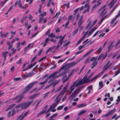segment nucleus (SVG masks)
Here are the masks:
<instances>
[{
    "label": "nucleus",
    "mask_w": 120,
    "mask_h": 120,
    "mask_svg": "<svg viewBox=\"0 0 120 120\" xmlns=\"http://www.w3.org/2000/svg\"><path fill=\"white\" fill-rule=\"evenodd\" d=\"M114 43V41L112 42L110 44L109 46L108 47V51L109 52L112 49L113 47V45H112V44Z\"/></svg>",
    "instance_id": "25"
},
{
    "label": "nucleus",
    "mask_w": 120,
    "mask_h": 120,
    "mask_svg": "<svg viewBox=\"0 0 120 120\" xmlns=\"http://www.w3.org/2000/svg\"><path fill=\"white\" fill-rule=\"evenodd\" d=\"M97 28L98 27H97V26H96L90 30L89 33H88V30L86 31L82 38L78 41L76 44V45H79L82 42V40L85 37L86 35H87L88 37L91 34L93 33Z\"/></svg>",
    "instance_id": "5"
},
{
    "label": "nucleus",
    "mask_w": 120,
    "mask_h": 120,
    "mask_svg": "<svg viewBox=\"0 0 120 120\" xmlns=\"http://www.w3.org/2000/svg\"><path fill=\"white\" fill-rule=\"evenodd\" d=\"M64 42L63 40L61 39L60 40L59 42L58 43V44H59L60 45H61Z\"/></svg>",
    "instance_id": "47"
},
{
    "label": "nucleus",
    "mask_w": 120,
    "mask_h": 120,
    "mask_svg": "<svg viewBox=\"0 0 120 120\" xmlns=\"http://www.w3.org/2000/svg\"><path fill=\"white\" fill-rule=\"evenodd\" d=\"M83 22V21L79 20L78 22V27H80L81 26Z\"/></svg>",
    "instance_id": "39"
},
{
    "label": "nucleus",
    "mask_w": 120,
    "mask_h": 120,
    "mask_svg": "<svg viewBox=\"0 0 120 120\" xmlns=\"http://www.w3.org/2000/svg\"><path fill=\"white\" fill-rule=\"evenodd\" d=\"M92 88V85H91L88 87L87 88V89L89 90H91Z\"/></svg>",
    "instance_id": "58"
},
{
    "label": "nucleus",
    "mask_w": 120,
    "mask_h": 120,
    "mask_svg": "<svg viewBox=\"0 0 120 120\" xmlns=\"http://www.w3.org/2000/svg\"><path fill=\"white\" fill-rule=\"evenodd\" d=\"M79 92L77 89L76 90L71 94L70 96V98L72 99L75 98Z\"/></svg>",
    "instance_id": "11"
},
{
    "label": "nucleus",
    "mask_w": 120,
    "mask_h": 120,
    "mask_svg": "<svg viewBox=\"0 0 120 120\" xmlns=\"http://www.w3.org/2000/svg\"><path fill=\"white\" fill-rule=\"evenodd\" d=\"M21 0H19V1L18 3V5L19 6V7L20 8H22V4L21 3Z\"/></svg>",
    "instance_id": "55"
},
{
    "label": "nucleus",
    "mask_w": 120,
    "mask_h": 120,
    "mask_svg": "<svg viewBox=\"0 0 120 120\" xmlns=\"http://www.w3.org/2000/svg\"><path fill=\"white\" fill-rule=\"evenodd\" d=\"M98 63V61H94L91 64V68H94L97 65Z\"/></svg>",
    "instance_id": "19"
},
{
    "label": "nucleus",
    "mask_w": 120,
    "mask_h": 120,
    "mask_svg": "<svg viewBox=\"0 0 120 120\" xmlns=\"http://www.w3.org/2000/svg\"><path fill=\"white\" fill-rule=\"evenodd\" d=\"M34 74V73L33 72H30L25 75L24 76V78L25 79L26 78L33 75Z\"/></svg>",
    "instance_id": "15"
},
{
    "label": "nucleus",
    "mask_w": 120,
    "mask_h": 120,
    "mask_svg": "<svg viewBox=\"0 0 120 120\" xmlns=\"http://www.w3.org/2000/svg\"><path fill=\"white\" fill-rule=\"evenodd\" d=\"M52 48H50L47 50L46 52V53H47L49 52L52 51Z\"/></svg>",
    "instance_id": "49"
},
{
    "label": "nucleus",
    "mask_w": 120,
    "mask_h": 120,
    "mask_svg": "<svg viewBox=\"0 0 120 120\" xmlns=\"http://www.w3.org/2000/svg\"><path fill=\"white\" fill-rule=\"evenodd\" d=\"M49 37H50V38H52L53 37L54 38L56 37V35L55 34H54L53 33H52L51 34H49L48 35Z\"/></svg>",
    "instance_id": "41"
},
{
    "label": "nucleus",
    "mask_w": 120,
    "mask_h": 120,
    "mask_svg": "<svg viewBox=\"0 0 120 120\" xmlns=\"http://www.w3.org/2000/svg\"><path fill=\"white\" fill-rule=\"evenodd\" d=\"M49 92H47L46 94H45L43 97V98L44 99L45 98H46L47 97L48 95L49 94Z\"/></svg>",
    "instance_id": "59"
},
{
    "label": "nucleus",
    "mask_w": 120,
    "mask_h": 120,
    "mask_svg": "<svg viewBox=\"0 0 120 120\" xmlns=\"http://www.w3.org/2000/svg\"><path fill=\"white\" fill-rule=\"evenodd\" d=\"M90 57H87L86 59L85 62H84V64H86V63H89L90 60Z\"/></svg>",
    "instance_id": "32"
},
{
    "label": "nucleus",
    "mask_w": 120,
    "mask_h": 120,
    "mask_svg": "<svg viewBox=\"0 0 120 120\" xmlns=\"http://www.w3.org/2000/svg\"><path fill=\"white\" fill-rule=\"evenodd\" d=\"M77 63V62H71L69 63L68 64L70 68L73 67L76 65Z\"/></svg>",
    "instance_id": "20"
},
{
    "label": "nucleus",
    "mask_w": 120,
    "mask_h": 120,
    "mask_svg": "<svg viewBox=\"0 0 120 120\" xmlns=\"http://www.w3.org/2000/svg\"><path fill=\"white\" fill-rule=\"evenodd\" d=\"M38 82V81H35L30 83L26 87L25 89L23 90L22 92V94H20L17 96L13 98V100H17V101H16V102H20L24 97L23 94L26 93L32 88L34 85L37 84Z\"/></svg>",
    "instance_id": "1"
},
{
    "label": "nucleus",
    "mask_w": 120,
    "mask_h": 120,
    "mask_svg": "<svg viewBox=\"0 0 120 120\" xmlns=\"http://www.w3.org/2000/svg\"><path fill=\"white\" fill-rule=\"evenodd\" d=\"M48 106L47 105H46L43 109L38 114V116H39L41 114H43L45 113V112L47 110V108Z\"/></svg>",
    "instance_id": "13"
},
{
    "label": "nucleus",
    "mask_w": 120,
    "mask_h": 120,
    "mask_svg": "<svg viewBox=\"0 0 120 120\" xmlns=\"http://www.w3.org/2000/svg\"><path fill=\"white\" fill-rule=\"evenodd\" d=\"M33 101L32 100L27 102H24L21 103L17 105L15 107L16 109L21 108V109H24L28 107L33 102Z\"/></svg>",
    "instance_id": "4"
},
{
    "label": "nucleus",
    "mask_w": 120,
    "mask_h": 120,
    "mask_svg": "<svg viewBox=\"0 0 120 120\" xmlns=\"http://www.w3.org/2000/svg\"><path fill=\"white\" fill-rule=\"evenodd\" d=\"M101 4V2L99 3H98V4H95V5L92 8V11H93L94 10V9L96 8H98V6L99 5H100Z\"/></svg>",
    "instance_id": "31"
},
{
    "label": "nucleus",
    "mask_w": 120,
    "mask_h": 120,
    "mask_svg": "<svg viewBox=\"0 0 120 120\" xmlns=\"http://www.w3.org/2000/svg\"><path fill=\"white\" fill-rule=\"evenodd\" d=\"M7 43L8 46V50H9L12 47V44H10V42L9 41H8L7 42Z\"/></svg>",
    "instance_id": "33"
},
{
    "label": "nucleus",
    "mask_w": 120,
    "mask_h": 120,
    "mask_svg": "<svg viewBox=\"0 0 120 120\" xmlns=\"http://www.w3.org/2000/svg\"><path fill=\"white\" fill-rule=\"evenodd\" d=\"M54 75V74L53 73L51 74L46 79V80L44 81L41 82L39 83V84L41 85H43L42 86V87H43L44 86V84H45L48 81V80L51 78L53 76V75Z\"/></svg>",
    "instance_id": "9"
},
{
    "label": "nucleus",
    "mask_w": 120,
    "mask_h": 120,
    "mask_svg": "<svg viewBox=\"0 0 120 120\" xmlns=\"http://www.w3.org/2000/svg\"><path fill=\"white\" fill-rule=\"evenodd\" d=\"M86 112V111L85 110H83L80 111L78 114V116H80L81 115L84 113H85Z\"/></svg>",
    "instance_id": "34"
},
{
    "label": "nucleus",
    "mask_w": 120,
    "mask_h": 120,
    "mask_svg": "<svg viewBox=\"0 0 120 120\" xmlns=\"http://www.w3.org/2000/svg\"><path fill=\"white\" fill-rule=\"evenodd\" d=\"M78 80L79 79L74 82L71 86L70 89V90H71V92H72L75 87H78L82 85L79 82Z\"/></svg>",
    "instance_id": "6"
},
{
    "label": "nucleus",
    "mask_w": 120,
    "mask_h": 120,
    "mask_svg": "<svg viewBox=\"0 0 120 120\" xmlns=\"http://www.w3.org/2000/svg\"><path fill=\"white\" fill-rule=\"evenodd\" d=\"M66 75H65L62 78V79L63 80H64L63 82V83L65 82H66L68 81L69 79V77L68 76V77L66 79H64L66 77Z\"/></svg>",
    "instance_id": "27"
},
{
    "label": "nucleus",
    "mask_w": 120,
    "mask_h": 120,
    "mask_svg": "<svg viewBox=\"0 0 120 120\" xmlns=\"http://www.w3.org/2000/svg\"><path fill=\"white\" fill-rule=\"evenodd\" d=\"M102 47H100L97 50V51L99 53L101 52L102 51Z\"/></svg>",
    "instance_id": "53"
},
{
    "label": "nucleus",
    "mask_w": 120,
    "mask_h": 120,
    "mask_svg": "<svg viewBox=\"0 0 120 120\" xmlns=\"http://www.w3.org/2000/svg\"><path fill=\"white\" fill-rule=\"evenodd\" d=\"M52 85V83H51L49 85H48L47 86H46L44 88V90H45L47 89V88H48L49 87H50Z\"/></svg>",
    "instance_id": "51"
},
{
    "label": "nucleus",
    "mask_w": 120,
    "mask_h": 120,
    "mask_svg": "<svg viewBox=\"0 0 120 120\" xmlns=\"http://www.w3.org/2000/svg\"><path fill=\"white\" fill-rule=\"evenodd\" d=\"M110 62V60H109L108 61L103 68V71L100 73V74H102L104 71L106 70L109 68V67L108 65V64H109Z\"/></svg>",
    "instance_id": "10"
},
{
    "label": "nucleus",
    "mask_w": 120,
    "mask_h": 120,
    "mask_svg": "<svg viewBox=\"0 0 120 120\" xmlns=\"http://www.w3.org/2000/svg\"><path fill=\"white\" fill-rule=\"evenodd\" d=\"M79 8H78L76 9H75V11H74V12H75V13L73 14V15H75V14H76V13L78 12V11L79 10Z\"/></svg>",
    "instance_id": "60"
},
{
    "label": "nucleus",
    "mask_w": 120,
    "mask_h": 120,
    "mask_svg": "<svg viewBox=\"0 0 120 120\" xmlns=\"http://www.w3.org/2000/svg\"><path fill=\"white\" fill-rule=\"evenodd\" d=\"M57 73H56V74H54V75H53V76L51 78H52V79H51L48 82V83H49L51 82H52L53 81V80L55 79L56 78L60 77V76H58V77H56V76H59V75H56Z\"/></svg>",
    "instance_id": "17"
},
{
    "label": "nucleus",
    "mask_w": 120,
    "mask_h": 120,
    "mask_svg": "<svg viewBox=\"0 0 120 120\" xmlns=\"http://www.w3.org/2000/svg\"><path fill=\"white\" fill-rule=\"evenodd\" d=\"M97 58H95L94 57H92L91 59L90 60V61H96V60H97Z\"/></svg>",
    "instance_id": "52"
},
{
    "label": "nucleus",
    "mask_w": 120,
    "mask_h": 120,
    "mask_svg": "<svg viewBox=\"0 0 120 120\" xmlns=\"http://www.w3.org/2000/svg\"><path fill=\"white\" fill-rule=\"evenodd\" d=\"M120 73V70H118L116 71L115 74L113 76V77L116 76L118 75Z\"/></svg>",
    "instance_id": "48"
},
{
    "label": "nucleus",
    "mask_w": 120,
    "mask_h": 120,
    "mask_svg": "<svg viewBox=\"0 0 120 120\" xmlns=\"http://www.w3.org/2000/svg\"><path fill=\"white\" fill-rule=\"evenodd\" d=\"M27 17L26 16L24 17H23L20 21V22L21 23H22L24 21L26 20L27 18Z\"/></svg>",
    "instance_id": "46"
},
{
    "label": "nucleus",
    "mask_w": 120,
    "mask_h": 120,
    "mask_svg": "<svg viewBox=\"0 0 120 120\" xmlns=\"http://www.w3.org/2000/svg\"><path fill=\"white\" fill-rule=\"evenodd\" d=\"M116 110L115 108H114L113 110L110 111L109 113H108L109 115L112 114L115 112Z\"/></svg>",
    "instance_id": "35"
},
{
    "label": "nucleus",
    "mask_w": 120,
    "mask_h": 120,
    "mask_svg": "<svg viewBox=\"0 0 120 120\" xmlns=\"http://www.w3.org/2000/svg\"><path fill=\"white\" fill-rule=\"evenodd\" d=\"M68 57H67L65 58L64 60H59L58 62V64H59L60 63H62Z\"/></svg>",
    "instance_id": "57"
},
{
    "label": "nucleus",
    "mask_w": 120,
    "mask_h": 120,
    "mask_svg": "<svg viewBox=\"0 0 120 120\" xmlns=\"http://www.w3.org/2000/svg\"><path fill=\"white\" fill-rule=\"evenodd\" d=\"M91 21H90L86 27L85 30H86L91 24Z\"/></svg>",
    "instance_id": "63"
},
{
    "label": "nucleus",
    "mask_w": 120,
    "mask_h": 120,
    "mask_svg": "<svg viewBox=\"0 0 120 120\" xmlns=\"http://www.w3.org/2000/svg\"><path fill=\"white\" fill-rule=\"evenodd\" d=\"M8 32H7L5 33V34H2L0 35V36L2 38L4 37H6L7 35L8 34Z\"/></svg>",
    "instance_id": "38"
},
{
    "label": "nucleus",
    "mask_w": 120,
    "mask_h": 120,
    "mask_svg": "<svg viewBox=\"0 0 120 120\" xmlns=\"http://www.w3.org/2000/svg\"><path fill=\"white\" fill-rule=\"evenodd\" d=\"M87 7V9L84 11L83 12V13H85L86 12H87L89 11L90 6L89 5H88V4H86L84 7L85 8Z\"/></svg>",
    "instance_id": "16"
},
{
    "label": "nucleus",
    "mask_w": 120,
    "mask_h": 120,
    "mask_svg": "<svg viewBox=\"0 0 120 120\" xmlns=\"http://www.w3.org/2000/svg\"><path fill=\"white\" fill-rule=\"evenodd\" d=\"M24 117L23 115H21L18 117L17 119L19 120H22Z\"/></svg>",
    "instance_id": "44"
},
{
    "label": "nucleus",
    "mask_w": 120,
    "mask_h": 120,
    "mask_svg": "<svg viewBox=\"0 0 120 120\" xmlns=\"http://www.w3.org/2000/svg\"><path fill=\"white\" fill-rule=\"evenodd\" d=\"M70 68L68 64L63 66L60 68L59 70L54 73H53L54 74H55L56 73H59L60 72H62V73L59 75V76H56V77L62 76L65 75L66 74V70Z\"/></svg>",
    "instance_id": "3"
},
{
    "label": "nucleus",
    "mask_w": 120,
    "mask_h": 120,
    "mask_svg": "<svg viewBox=\"0 0 120 120\" xmlns=\"http://www.w3.org/2000/svg\"><path fill=\"white\" fill-rule=\"evenodd\" d=\"M97 21V20H95L93 22V23H92V24H91V25L89 27V29H90L92 27V26L95 24L96 23Z\"/></svg>",
    "instance_id": "43"
},
{
    "label": "nucleus",
    "mask_w": 120,
    "mask_h": 120,
    "mask_svg": "<svg viewBox=\"0 0 120 120\" xmlns=\"http://www.w3.org/2000/svg\"><path fill=\"white\" fill-rule=\"evenodd\" d=\"M99 87L98 88L99 90H100L104 86L103 84V82L102 81L99 82Z\"/></svg>",
    "instance_id": "30"
},
{
    "label": "nucleus",
    "mask_w": 120,
    "mask_h": 120,
    "mask_svg": "<svg viewBox=\"0 0 120 120\" xmlns=\"http://www.w3.org/2000/svg\"><path fill=\"white\" fill-rule=\"evenodd\" d=\"M44 18V15H43V14H41L40 15L39 19V23H41V22L43 19Z\"/></svg>",
    "instance_id": "28"
},
{
    "label": "nucleus",
    "mask_w": 120,
    "mask_h": 120,
    "mask_svg": "<svg viewBox=\"0 0 120 120\" xmlns=\"http://www.w3.org/2000/svg\"><path fill=\"white\" fill-rule=\"evenodd\" d=\"M70 43V41H69L67 42L66 43H65V44H64L63 45V47H65L66 46H67Z\"/></svg>",
    "instance_id": "62"
},
{
    "label": "nucleus",
    "mask_w": 120,
    "mask_h": 120,
    "mask_svg": "<svg viewBox=\"0 0 120 120\" xmlns=\"http://www.w3.org/2000/svg\"><path fill=\"white\" fill-rule=\"evenodd\" d=\"M120 16V10L118 12V14L116 16L115 18H114L110 22V23L111 24L113 23L117 19V18L119 17Z\"/></svg>",
    "instance_id": "14"
},
{
    "label": "nucleus",
    "mask_w": 120,
    "mask_h": 120,
    "mask_svg": "<svg viewBox=\"0 0 120 120\" xmlns=\"http://www.w3.org/2000/svg\"><path fill=\"white\" fill-rule=\"evenodd\" d=\"M15 104H13L10 105L8 108H7V109L6 110V111H7L9 110L10 109L14 107V106H15Z\"/></svg>",
    "instance_id": "37"
},
{
    "label": "nucleus",
    "mask_w": 120,
    "mask_h": 120,
    "mask_svg": "<svg viewBox=\"0 0 120 120\" xmlns=\"http://www.w3.org/2000/svg\"><path fill=\"white\" fill-rule=\"evenodd\" d=\"M64 106V105H62L58 106L57 109V110H59L62 109Z\"/></svg>",
    "instance_id": "40"
},
{
    "label": "nucleus",
    "mask_w": 120,
    "mask_h": 120,
    "mask_svg": "<svg viewBox=\"0 0 120 120\" xmlns=\"http://www.w3.org/2000/svg\"><path fill=\"white\" fill-rule=\"evenodd\" d=\"M106 7V6L105 5L104 6L100 9L98 12V13H99L100 12H101L100 16L103 14L102 16H104L106 13L107 11H105L104 13L106 10V8H105Z\"/></svg>",
    "instance_id": "8"
},
{
    "label": "nucleus",
    "mask_w": 120,
    "mask_h": 120,
    "mask_svg": "<svg viewBox=\"0 0 120 120\" xmlns=\"http://www.w3.org/2000/svg\"><path fill=\"white\" fill-rule=\"evenodd\" d=\"M86 106V104L84 103H83L79 105H78L77 106V107L78 108H80L84 107H85Z\"/></svg>",
    "instance_id": "29"
},
{
    "label": "nucleus",
    "mask_w": 120,
    "mask_h": 120,
    "mask_svg": "<svg viewBox=\"0 0 120 120\" xmlns=\"http://www.w3.org/2000/svg\"><path fill=\"white\" fill-rule=\"evenodd\" d=\"M87 75H85L82 79H80L78 81L82 85L84 83L88 82L89 79H88V77L87 78Z\"/></svg>",
    "instance_id": "7"
},
{
    "label": "nucleus",
    "mask_w": 120,
    "mask_h": 120,
    "mask_svg": "<svg viewBox=\"0 0 120 120\" xmlns=\"http://www.w3.org/2000/svg\"><path fill=\"white\" fill-rule=\"evenodd\" d=\"M40 94V93H39L34 94L33 95L30 97L29 98L30 99H33Z\"/></svg>",
    "instance_id": "21"
},
{
    "label": "nucleus",
    "mask_w": 120,
    "mask_h": 120,
    "mask_svg": "<svg viewBox=\"0 0 120 120\" xmlns=\"http://www.w3.org/2000/svg\"><path fill=\"white\" fill-rule=\"evenodd\" d=\"M51 30L50 29H49L46 32L45 35H49V34L51 31Z\"/></svg>",
    "instance_id": "54"
},
{
    "label": "nucleus",
    "mask_w": 120,
    "mask_h": 120,
    "mask_svg": "<svg viewBox=\"0 0 120 120\" xmlns=\"http://www.w3.org/2000/svg\"><path fill=\"white\" fill-rule=\"evenodd\" d=\"M55 31L56 33L60 32V30L59 29V27H57L55 30Z\"/></svg>",
    "instance_id": "64"
},
{
    "label": "nucleus",
    "mask_w": 120,
    "mask_h": 120,
    "mask_svg": "<svg viewBox=\"0 0 120 120\" xmlns=\"http://www.w3.org/2000/svg\"><path fill=\"white\" fill-rule=\"evenodd\" d=\"M37 63L36 62H35L33 64H32L29 66L28 67V69H30L32 68L33 66L35 65Z\"/></svg>",
    "instance_id": "36"
},
{
    "label": "nucleus",
    "mask_w": 120,
    "mask_h": 120,
    "mask_svg": "<svg viewBox=\"0 0 120 120\" xmlns=\"http://www.w3.org/2000/svg\"><path fill=\"white\" fill-rule=\"evenodd\" d=\"M93 49H92L88 52L86 53L79 60L80 61L81 60H82L85 57L87 56H88L93 51Z\"/></svg>",
    "instance_id": "12"
},
{
    "label": "nucleus",
    "mask_w": 120,
    "mask_h": 120,
    "mask_svg": "<svg viewBox=\"0 0 120 120\" xmlns=\"http://www.w3.org/2000/svg\"><path fill=\"white\" fill-rule=\"evenodd\" d=\"M78 29L77 28L75 30L73 34V35H75L78 32Z\"/></svg>",
    "instance_id": "50"
},
{
    "label": "nucleus",
    "mask_w": 120,
    "mask_h": 120,
    "mask_svg": "<svg viewBox=\"0 0 120 120\" xmlns=\"http://www.w3.org/2000/svg\"><path fill=\"white\" fill-rule=\"evenodd\" d=\"M8 53V51H6L5 52H3L2 54V56L4 57V61H5L6 60V56Z\"/></svg>",
    "instance_id": "18"
},
{
    "label": "nucleus",
    "mask_w": 120,
    "mask_h": 120,
    "mask_svg": "<svg viewBox=\"0 0 120 120\" xmlns=\"http://www.w3.org/2000/svg\"><path fill=\"white\" fill-rule=\"evenodd\" d=\"M68 84L69 83H68L67 85L64 87L60 93L57 97L55 102L51 105L50 107L52 109H54L57 105L58 103L60 101L61 99L60 98H59L60 96H62L66 92L67 89V87Z\"/></svg>",
    "instance_id": "2"
},
{
    "label": "nucleus",
    "mask_w": 120,
    "mask_h": 120,
    "mask_svg": "<svg viewBox=\"0 0 120 120\" xmlns=\"http://www.w3.org/2000/svg\"><path fill=\"white\" fill-rule=\"evenodd\" d=\"M84 85L82 86H80L77 89L79 92H80L82 90V89L84 88Z\"/></svg>",
    "instance_id": "45"
},
{
    "label": "nucleus",
    "mask_w": 120,
    "mask_h": 120,
    "mask_svg": "<svg viewBox=\"0 0 120 120\" xmlns=\"http://www.w3.org/2000/svg\"><path fill=\"white\" fill-rule=\"evenodd\" d=\"M79 70V68H78L77 69H74L73 70L71 71V73L69 74L68 75V76L70 77L73 74L74 72H76Z\"/></svg>",
    "instance_id": "23"
},
{
    "label": "nucleus",
    "mask_w": 120,
    "mask_h": 120,
    "mask_svg": "<svg viewBox=\"0 0 120 120\" xmlns=\"http://www.w3.org/2000/svg\"><path fill=\"white\" fill-rule=\"evenodd\" d=\"M110 15L109 14H107L103 18L101 19L100 21L99 22V24H101L104 19L106 18L108 16H109Z\"/></svg>",
    "instance_id": "26"
},
{
    "label": "nucleus",
    "mask_w": 120,
    "mask_h": 120,
    "mask_svg": "<svg viewBox=\"0 0 120 120\" xmlns=\"http://www.w3.org/2000/svg\"><path fill=\"white\" fill-rule=\"evenodd\" d=\"M120 43V39L117 42L116 45H115V47H116Z\"/></svg>",
    "instance_id": "61"
},
{
    "label": "nucleus",
    "mask_w": 120,
    "mask_h": 120,
    "mask_svg": "<svg viewBox=\"0 0 120 120\" xmlns=\"http://www.w3.org/2000/svg\"><path fill=\"white\" fill-rule=\"evenodd\" d=\"M69 21H68L66 23L65 25V28H67L68 27V26L69 25Z\"/></svg>",
    "instance_id": "56"
},
{
    "label": "nucleus",
    "mask_w": 120,
    "mask_h": 120,
    "mask_svg": "<svg viewBox=\"0 0 120 120\" xmlns=\"http://www.w3.org/2000/svg\"><path fill=\"white\" fill-rule=\"evenodd\" d=\"M117 1V0H113L109 4V5L110 6V8H111L113 6V5Z\"/></svg>",
    "instance_id": "22"
},
{
    "label": "nucleus",
    "mask_w": 120,
    "mask_h": 120,
    "mask_svg": "<svg viewBox=\"0 0 120 120\" xmlns=\"http://www.w3.org/2000/svg\"><path fill=\"white\" fill-rule=\"evenodd\" d=\"M21 80V79L20 77L14 78L13 79V80L14 81H15V82H16L19 80Z\"/></svg>",
    "instance_id": "42"
},
{
    "label": "nucleus",
    "mask_w": 120,
    "mask_h": 120,
    "mask_svg": "<svg viewBox=\"0 0 120 120\" xmlns=\"http://www.w3.org/2000/svg\"><path fill=\"white\" fill-rule=\"evenodd\" d=\"M101 74H100V73L98 75H97L96 76L94 77H93V78L91 79L90 80V79L89 80V81H88V82H91L94 80H95V79H96L97 78H98L99 76H100Z\"/></svg>",
    "instance_id": "24"
}]
</instances>
